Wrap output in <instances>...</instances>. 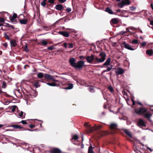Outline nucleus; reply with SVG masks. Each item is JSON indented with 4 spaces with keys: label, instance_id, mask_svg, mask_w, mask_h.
Instances as JSON below:
<instances>
[{
    "label": "nucleus",
    "instance_id": "37",
    "mask_svg": "<svg viewBox=\"0 0 153 153\" xmlns=\"http://www.w3.org/2000/svg\"><path fill=\"white\" fill-rule=\"evenodd\" d=\"M108 88L111 92H113V89L111 86H109L108 87Z\"/></svg>",
    "mask_w": 153,
    "mask_h": 153
},
{
    "label": "nucleus",
    "instance_id": "43",
    "mask_svg": "<svg viewBox=\"0 0 153 153\" xmlns=\"http://www.w3.org/2000/svg\"><path fill=\"white\" fill-rule=\"evenodd\" d=\"M71 9L70 8L68 7L66 9V11L68 12H70L71 11Z\"/></svg>",
    "mask_w": 153,
    "mask_h": 153
},
{
    "label": "nucleus",
    "instance_id": "51",
    "mask_svg": "<svg viewBox=\"0 0 153 153\" xmlns=\"http://www.w3.org/2000/svg\"><path fill=\"white\" fill-rule=\"evenodd\" d=\"M4 35L6 36V39L8 40L10 39V38L7 35L6 33H5Z\"/></svg>",
    "mask_w": 153,
    "mask_h": 153
},
{
    "label": "nucleus",
    "instance_id": "15",
    "mask_svg": "<svg viewBox=\"0 0 153 153\" xmlns=\"http://www.w3.org/2000/svg\"><path fill=\"white\" fill-rule=\"evenodd\" d=\"M19 22L21 24L25 25L27 24V19H20Z\"/></svg>",
    "mask_w": 153,
    "mask_h": 153
},
{
    "label": "nucleus",
    "instance_id": "13",
    "mask_svg": "<svg viewBox=\"0 0 153 153\" xmlns=\"http://www.w3.org/2000/svg\"><path fill=\"white\" fill-rule=\"evenodd\" d=\"M55 8L57 10H61L64 9L63 6L61 4H58L56 5Z\"/></svg>",
    "mask_w": 153,
    "mask_h": 153
},
{
    "label": "nucleus",
    "instance_id": "23",
    "mask_svg": "<svg viewBox=\"0 0 153 153\" xmlns=\"http://www.w3.org/2000/svg\"><path fill=\"white\" fill-rule=\"evenodd\" d=\"M18 115L20 117H25V113H24L23 111H18Z\"/></svg>",
    "mask_w": 153,
    "mask_h": 153
},
{
    "label": "nucleus",
    "instance_id": "10",
    "mask_svg": "<svg viewBox=\"0 0 153 153\" xmlns=\"http://www.w3.org/2000/svg\"><path fill=\"white\" fill-rule=\"evenodd\" d=\"M123 44L124 45V47L125 48L132 51L134 50L131 46H130L129 44L126 43V42H124Z\"/></svg>",
    "mask_w": 153,
    "mask_h": 153
},
{
    "label": "nucleus",
    "instance_id": "49",
    "mask_svg": "<svg viewBox=\"0 0 153 153\" xmlns=\"http://www.w3.org/2000/svg\"><path fill=\"white\" fill-rule=\"evenodd\" d=\"M2 45L5 48H7V43H4L2 44Z\"/></svg>",
    "mask_w": 153,
    "mask_h": 153
},
{
    "label": "nucleus",
    "instance_id": "29",
    "mask_svg": "<svg viewBox=\"0 0 153 153\" xmlns=\"http://www.w3.org/2000/svg\"><path fill=\"white\" fill-rule=\"evenodd\" d=\"M73 87V85L72 84H69L68 85V86L65 88L66 89H72Z\"/></svg>",
    "mask_w": 153,
    "mask_h": 153
},
{
    "label": "nucleus",
    "instance_id": "53",
    "mask_svg": "<svg viewBox=\"0 0 153 153\" xmlns=\"http://www.w3.org/2000/svg\"><path fill=\"white\" fill-rule=\"evenodd\" d=\"M63 46L65 48H66L67 47V43L66 42H65L63 44Z\"/></svg>",
    "mask_w": 153,
    "mask_h": 153
},
{
    "label": "nucleus",
    "instance_id": "62",
    "mask_svg": "<svg viewBox=\"0 0 153 153\" xmlns=\"http://www.w3.org/2000/svg\"><path fill=\"white\" fill-rule=\"evenodd\" d=\"M147 149H149V150H150V152H152V149L151 148H148Z\"/></svg>",
    "mask_w": 153,
    "mask_h": 153
},
{
    "label": "nucleus",
    "instance_id": "40",
    "mask_svg": "<svg viewBox=\"0 0 153 153\" xmlns=\"http://www.w3.org/2000/svg\"><path fill=\"white\" fill-rule=\"evenodd\" d=\"M78 136L77 135H74L72 138V139L74 140H76L78 139Z\"/></svg>",
    "mask_w": 153,
    "mask_h": 153
},
{
    "label": "nucleus",
    "instance_id": "34",
    "mask_svg": "<svg viewBox=\"0 0 153 153\" xmlns=\"http://www.w3.org/2000/svg\"><path fill=\"white\" fill-rule=\"evenodd\" d=\"M41 4L42 6L45 7L46 5V1H43L41 3Z\"/></svg>",
    "mask_w": 153,
    "mask_h": 153
},
{
    "label": "nucleus",
    "instance_id": "58",
    "mask_svg": "<svg viewBox=\"0 0 153 153\" xmlns=\"http://www.w3.org/2000/svg\"><path fill=\"white\" fill-rule=\"evenodd\" d=\"M151 6L152 9L153 10V4L152 3H151Z\"/></svg>",
    "mask_w": 153,
    "mask_h": 153
},
{
    "label": "nucleus",
    "instance_id": "26",
    "mask_svg": "<svg viewBox=\"0 0 153 153\" xmlns=\"http://www.w3.org/2000/svg\"><path fill=\"white\" fill-rule=\"evenodd\" d=\"M105 11L110 14H113V11L109 7L105 9Z\"/></svg>",
    "mask_w": 153,
    "mask_h": 153
},
{
    "label": "nucleus",
    "instance_id": "64",
    "mask_svg": "<svg viewBox=\"0 0 153 153\" xmlns=\"http://www.w3.org/2000/svg\"><path fill=\"white\" fill-rule=\"evenodd\" d=\"M126 30H127L129 32V30H128V28H126Z\"/></svg>",
    "mask_w": 153,
    "mask_h": 153
},
{
    "label": "nucleus",
    "instance_id": "14",
    "mask_svg": "<svg viewBox=\"0 0 153 153\" xmlns=\"http://www.w3.org/2000/svg\"><path fill=\"white\" fill-rule=\"evenodd\" d=\"M61 150L57 148H54L51 151V153H61Z\"/></svg>",
    "mask_w": 153,
    "mask_h": 153
},
{
    "label": "nucleus",
    "instance_id": "31",
    "mask_svg": "<svg viewBox=\"0 0 153 153\" xmlns=\"http://www.w3.org/2000/svg\"><path fill=\"white\" fill-rule=\"evenodd\" d=\"M33 85L36 88H38L40 86L39 82H35L33 84Z\"/></svg>",
    "mask_w": 153,
    "mask_h": 153
},
{
    "label": "nucleus",
    "instance_id": "38",
    "mask_svg": "<svg viewBox=\"0 0 153 153\" xmlns=\"http://www.w3.org/2000/svg\"><path fill=\"white\" fill-rule=\"evenodd\" d=\"M54 48L53 47V46H51L49 47H48L47 48L49 50H53Z\"/></svg>",
    "mask_w": 153,
    "mask_h": 153
},
{
    "label": "nucleus",
    "instance_id": "41",
    "mask_svg": "<svg viewBox=\"0 0 153 153\" xmlns=\"http://www.w3.org/2000/svg\"><path fill=\"white\" fill-rule=\"evenodd\" d=\"M130 9L132 11H134L136 9V7H135L132 6V7H130Z\"/></svg>",
    "mask_w": 153,
    "mask_h": 153
},
{
    "label": "nucleus",
    "instance_id": "52",
    "mask_svg": "<svg viewBox=\"0 0 153 153\" xmlns=\"http://www.w3.org/2000/svg\"><path fill=\"white\" fill-rule=\"evenodd\" d=\"M67 0H59V1L61 3H64Z\"/></svg>",
    "mask_w": 153,
    "mask_h": 153
},
{
    "label": "nucleus",
    "instance_id": "32",
    "mask_svg": "<svg viewBox=\"0 0 153 153\" xmlns=\"http://www.w3.org/2000/svg\"><path fill=\"white\" fill-rule=\"evenodd\" d=\"M42 45H46L48 44V42L45 40H42L41 41Z\"/></svg>",
    "mask_w": 153,
    "mask_h": 153
},
{
    "label": "nucleus",
    "instance_id": "57",
    "mask_svg": "<svg viewBox=\"0 0 153 153\" xmlns=\"http://www.w3.org/2000/svg\"><path fill=\"white\" fill-rule=\"evenodd\" d=\"M29 127L31 128H33L34 127V126L33 125H30L29 126Z\"/></svg>",
    "mask_w": 153,
    "mask_h": 153
},
{
    "label": "nucleus",
    "instance_id": "59",
    "mask_svg": "<svg viewBox=\"0 0 153 153\" xmlns=\"http://www.w3.org/2000/svg\"><path fill=\"white\" fill-rule=\"evenodd\" d=\"M150 24L152 25H153V21H151L150 22Z\"/></svg>",
    "mask_w": 153,
    "mask_h": 153
},
{
    "label": "nucleus",
    "instance_id": "39",
    "mask_svg": "<svg viewBox=\"0 0 153 153\" xmlns=\"http://www.w3.org/2000/svg\"><path fill=\"white\" fill-rule=\"evenodd\" d=\"M138 41L136 39H134L132 42V43L134 44H137L138 43Z\"/></svg>",
    "mask_w": 153,
    "mask_h": 153
},
{
    "label": "nucleus",
    "instance_id": "16",
    "mask_svg": "<svg viewBox=\"0 0 153 153\" xmlns=\"http://www.w3.org/2000/svg\"><path fill=\"white\" fill-rule=\"evenodd\" d=\"M111 59L110 57L108 58L106 61L104 63L103 65H108L111 62Z\"/></svg>",
    "mask_w": 153,
    "mask_h": 153
},
{
    "label": "nucleus",
    "instance_id": "24",
    "mask_svg": "<svg viewBox=\"0 0 153 153\" xmlns=\"http://www.w3.org/2000/svg\"><path fill=\"white\" fill-rule=\"evenodd\" d=\"M146 54L149 56H151L153 54V51L152 49L148 50L146 51Z\"/></svg>",
    "mask_w": 153,
    "mask_h": 153
},
{
    "label": "nucleus",
    "instance_id": "50",
    "mask_svg": "<svg viewBox=\"0 0 153 153\" xmlns=\"http://www.w3.org/2000/svg\"><path fill=\"white\" fill-rule=\"evenodd\" d=\"M54 0H48V1L49 3H53L54 2Z\"/></svg>",
    "mask_w": 153,
    "mask_h": 153
},
{
    "label": "nucleus",
    "instance_id": "8",
    "mask_svg": "<svg viewBox=\"0 0 153 153\" xmlns=\"http://www.w3.org/2000/svg\"><path fill=\"white\" fill-rule=\"evenodd\" d=\"M124 72V70L122 68H118L115 71V73L117 75H119L123 74Z\"/></svg>",
    "mask_w": 153,
    "mask_h": 153
},
{
    "label": "nucleus",
    "instance_id": "60",
    "mask_svg": "<svg viewBox=\"0 0 153 153\" xmlns=\"http://www.w3.org/2000/svg\"><path fill=\"white\" fill-rule=\"evenodd\" d=\"M4 126V125L2 124H0V128H1L2 127Z\"/></svg>",
    "mask_w": 153,
    "mask_h": 153
},
{
    "label": "nucleus",
    "instance_id": "47",
    "mask_svg": "<svg viewBox=\"0 0 153 153\" xmlns=\"http://www.w3.org/2000/svg\"><path fill=\"white\" fill-rule=\"evenodd\" d=\"M68 45H69V48H73V45L72 44L70 43Z\"/></svg>",
    "mask_w": 153,
    "mask_h": 153
},
{
    "label": "nucleus",
    "instance_id": "42",
    "mask_svg": "<svg viewBox=\"0 0 153 153\" xmlns=\"http://www.w3.org/2000/svg\"><path fill=\"white\" fill-rule=\"evenodd\" d=\"M79 57L80 59L82 60H83L85 58V57L82 56H80Z\"/></svg>",
    "mask_w": 153,
    "mask_h": 153
},
{
    "label": "nucleus",
    "instance_id": "54",
    "mask_svg": "<svg viewBox=\"0 0 153 153\" xmlns=\"http://www.w3.org/2000/svg\"><path fill=\"white\" fill-rule=\"evenodd\" d=\"M61 43V42H59V43H56V44H55L53 45V46H56L57 45L60 44Z\"/></svg>",
    "mask_w": 153,
    "mask_h": 153
},
{
    "label": "nucleus",
    "instance_id": "7",
    "mask_svg": "<svg viewBox=\"0 0 153 153\" xmlns=\"http://www.w3.org/2000/svg\"><path fill=\"white\" fill-rule=\"evenodd\" d=\"M84 126L87 128L89 133L92 132L95 129L94 128L92 127L91 125L88 123H85Z\"/></svg>",
    "mask_w": 153,
    "mask_h": 153
},
{
    "label": "nucleus",
    "instance_id": "33",
    "mask_svg": "<svg viewBox=\"0 0 153 153\" xmlns=\"http://www.w3.org/2000/svg\"><path fill=\"white\" fill-rule=\"evenodd\" d=\"M17 107L16 106H12L11 110L12 112H14L15 109L16 108H17Z\"/></svg>",
    "mask_w": 153,
    "mask_h": 153
},
{
    "label": "nucleus",
    "instance_id": "3",
    "mask_svg": "<svg viewBox=\"0 0 153 153\" xmlns=\"http://www.w3.org/2000/svg\"><path fill=\"white\" fill-rule=\"evenodd\" d=\"M54 76L51 75L45 74L44 75V77L46 79L54 81L59 82V84L60 83H59L60 82L57 80H56L54 78Z\"/></svg>",
    "mask_w": 153,
    "mask_h": 153
},
{
    "label": "nucleus",
    "instance_id": "35",
    "mask_svg": "<svg viewBox=\"0 0 153 153\" xmlns=\"http://www.w3.org/2000/svg\"><path fill=\"white\" fill-rule=\"evenodd\" d=\"M94 88L91 86H90L89 88V91L91 92H94Z\"/></svg>",
    "mask_w": 153,
    "mask_h": 153
},
{
    "label": "nucleus",
    "instance_id": "46",
    "mask_svg": "<svg viewBox=\"0 0 153 153\" xmlns=\"http://www.w3.org/2000/svg\"><path fill=\"white\" fill-rule=\"evenodd\" d=\"M12 17L16 18L17 17V14L16 13H14L13 16Z\"/></svg>",
    "mask_w": 153,
    "mask_h": 153
},
{
    "label": "nucleus",
    "instance_id": "5",
    "mask_svg": "<svg viewBox=\"0 0 153 153\" xmlns=\"http://www.w3.org/2000/svg\"><path fill=\"white\" fill-rule=\"evenodd\" d=\"M85 62L83 61H79L76 63L74 68L79 69L81 68L84 65Z\"/></svg>",
    "mask_w": 153,
    "mask_h": 153
},
{
    "label": "nucleus",
    "instance_id": "21",
    "mask_svg": "<svg viewBox=\"0 0 153 153\" xmlns=\"http://www.w3.org/2000/svg\"><path fill=\"white\" fill-rule=\"evenodd\" d=\"M119 21L117 18H113L111 20V22L114 24H116Z\"/></svg>",
    "mask_w": 153,
    "mask_h": 153
},
{
    "label": "nucleus",
    "instance_id": "27",
    "mask_svg": "<svg viewBox=\"0 0 153 153\" xmlns=\"http://www.w3.org/2000/svg\"><path fill=\"white\" fill-rule=\"evenodd\" d=\"M10 19L11 22L13 24H16V18H14L11 16L10 17Z\"/></svg>",
    "mask_w": 153,
    "mask_h": 153
},
{
    "label": "nucleus",
    "instance_id": "30",
    "mask_svg": "<svg viewBox=\"0 0 153 153\" xmlns=\"http://www.w3.org/2000/svg\"><path fill=\"white\" fill-rule=\"evenodd\" d=\"M37 76L38 78H41L44 77V75L42 73H39L37 74Z\"/></svg>",
    "mask_w": 153,
    "mask_h": 153
},
{
    "label": "nucleus",
    "instance_id": "4",
    "mask_svg": "<svg viewBox=\"0 0 153 153\" xmlns=\"http://www.w3.org/2000/svg\"><path fill=\"white\" fill-rule=\"evenodd\" d=\"M147 111V110L146 109L143 108H141L139 109H135V113L138 114H144Z\"/></svg>",
    "mask_w": 153,
    "mask_h": 153
},
{
    "label": "nucleus",
    "instance_id": "63",
    "mask_svg": "<svg viewBox=\"0 0 153 153\" xmlns=\"http://www.w3.org/2000/svg\"><path fill=\"white\" fill-rule=\"evenodd\" d=\"M138 103L139 105H142V104H141V102H138Z\"/></svg>",
    "mask_w": 153,
    "mask_h": 153
},
{
    "label": "nucleus",
    "instance_id": "18",
    "mask_svg": "<svg viewBox=\"0 0 153 153\" xmlns=\"http://www.w3.org/2000/svg\"><path fill=\"white\" fill-rule=\"evenodd\" d=\"M124 132L130 137H132V135L131 132H130L128 130L124 129Z\"/></svg>",
    "mask_w": 153,
    "mask_h": 153
},
{
    "label": "nucleus",
    "instance_id": "6",
    "mask_svg": "<svg viewBox=\"0 0 153 153\" xmlns=\"http://www.w3.org/2000/svg\"><path fill=\"white\" fill-rule=\"evenodd\" d=\"M137 126L139 127H146V124L144 121L142 119H139L137 123Z\"/></svg>",
    "mask_w": 153,
    "mask_h": 153
},
{
    "label": "nucleus",
    "instance_id": "19",
    "mask_svg": "<svg viewBox=\"0 0 153 153\" xmlns=\"http://www.w3.org/2000/svg\"><path fill=\"white\" fill-rule=\"evenodd\" d=\"M10 43L11 44V46L13 47H15L17 45L16 41V40L14 39L10 40Z\"/></svg>",
    "mask_w": 153,
    "mask_h": 153
},
{
    "label": "nucleus",
    "instance_id": "25",
    "mask_svg": "<svg viewBox=\"0 0 153 153\" xmlns=\"http://www.w3.org/2000/svg\"><path fill=\"white\" fill-rule=\"evenodd\" d=\"M112 67V65H111L110 66L107 67V68L106 70L102 71V73H103L104 72L109 71L111 69Z\"/></svg>",
    "mask_w": 153,
    "mask_h": 153
},
{
    "label": "nucleus",
    "instance_id": "55",
    "mask_svg": "<svg viewBox=\"0 0 153 153\" xmlns=\"http://www.w3.org/2000/svg\"><path fill=\"white\" fill-rule=\"evenodd\" d=\"M131 101L133 102V105H134L135 104V102H134V99H132Z\"/></svg>",
    "mask_w": 153,
    "mask_h": 153
},
{
    "label": "nucleus",
    "instance_id": "9",
    "mask_svg": "<svg viewBox=\"0 0 153 153\" xmlns=\"http://www.w3.org/2000/svg\"><path fill=\"white\" fill-rule=\"evenodd\" d=\"M75 62L76 60L74 58H71L69 59V62L71 65L74 68L75 67L76 63Z\"/></svg>",
    "mask_w": 153,
    "mask_h": 153
},
{
    "label": "nucleus",
    "instance_id": "45",
    "mask_svg": "<svg viewBox=\"0 0 153 153\" xmlns=\"http://www.w3.org/2000/svg\"><path fill=\"white\" fill-rule=\"evenodd\" d=\"M4 19L2 18H0V22H3L4 21Z\"/></svg>",
    "mask_w": 153,
    "mask_h": 153
},
{
    "label": "nucleus",
    "instance_id": "22",
    "mask_svg": "<svg viewBox=\"0 0 153 153\" xmlns=\"http://www.w3.org/2000/svg\"><path fill=\"white\" fill-rule=\"evenodd\" d=\"M46 84L48 85L52 86H58V84L55 82L46 83Z\"/></svg>",
    "mask_w": 153,
    "mask_h": 153
},
{
    "label": "nucleus",
    "instance_id": "11",
    "mask_svg": "<svg viewBox=\"0 0 153 153\" xmlns=\"http://www.w3.org/2000/svg\"><path fill=\"white\" fill-rule=\"evenodd\" d=\"M144 115L145 117L149 119L150 120V118L152 115V114L149 111L147 112V111H146V112L144 114Z\"/></svg>",
    "mask_w": 153,
    "mask_h": 153
},
{
    "label": "nucleus",
    "instance_id": "61",
    "mask_svg": "<svg viewBox=\"0 0 153 153\" xmlns=\"http://www.w3.org/2000/svg\"><path fill=\"white\" fill-rule=\"evenodd\" d=\"M117 12H120V9H118V10H116Z\"/></svg>",
    "mask_w": 153,
    "mask_h": 153
},
{
    "label": "nucleus",
    "instance_id": "12",
    "mask_svg": "<svg viewBox=\"0 0 153 153\" xmlns=\"http://www.w3.org/2000/svg\"><path fill=\"white\" fill-rule=\"evenodd\" d=\"M58 33L60 34L63 36L68 37H69V33H68L65 31H59Z\"/></svg>",
    "mask_w": 153,
    "mask_h": 153
},
{
    "label": "nucleus",
    "instance_id": "56",
    "mask_svg": "<svg viewBox=\"0 0 153 153\" xmlns=\"http://www.w3.org/2000/svg\"><path fill=\"white\" fill-rule=\"evenodd\" d=\"M71 32H74L75 31V30L74 29H71L70 30Z\"/></svg>",
    "mask_w": 153,
    "mask_h": 153
},
{
    "label": "nucleus",
    "instance_id": "17",
    "mask_svg": "<svg viewBox=\"0 0 153 153\" xmlns=\"http://www.w3.org/2000/svg\"><path fill=\"white\" fill-rule=\"evenodd\" d=\"M110 128L111 129H115L117 127V125L114 123H112L109 126Z\"/></svg>",
    "mask_w": 153,
    "mask_h": 153
},
{
    "label": "nucleus",
    "instance_id": "28",
    "mask_svg": "<svg viewBox=\"0 0 153 153\" xmlns=\"http://www.w3.org/2000/svg\"><path fill=\"white\" fill-rule=\"evenodd\" d=\"M92 147L91 146H90L88 148V153H94L92 150Z\"/></svg>",
    "mask_w": 153,
    "mask_h": 153
},
{
    "label": "nucleus",
    "instance_id": "20",
    "mask_svg": "<svg viewBox=\"0 0 153 153\" xmlns=\"http://www.w3.org/2000/svg\"><path fill=\"white\" fill-rule=\"evenodd\" d=\"M10 126L13 127L15 129H17V128L21 129L23 128L22 127H21L20 126L17 125H11V126Z\"/></svg>",
    "mask_w": 153,
    "mask_h": 153
},
{
    "label": "nucleus",
    "instance_id": "48",
    "mask_svg": "<svg viewBox=\"0 0 153 153\" xmlns=\"http://www.w3.org/2000/svg\"><path fill=\"white\" fill-rule=\"evenodd\" d=\"M146 42H143L141 44V45L142 46H145L146 45Z\"/></svg>",
    "mask_w": 153,
    "mask_h": 153
},
{
    "label": "nucleus",
    "instance_id": "36",
    "mask_svg": "<svg viewBox=\"0 0 153 153\" xmlns=\"http://www.w3.org/2000/svg\"><path fill=\"white\" fill-rule=\"evenodd\" d=\"M7 85L6 82L4 81L3 82L2 88H5L6 87Z\"/></svg>",
    "mask_w": 153,
    "mask_h": 153
},
{
    "label": "nucleus",
    "instance_id": "2",
    "mask_svg": "<svg viewBox=\"0 0 153 153\" xmlns=\"http://www.w3.org/2000/svg\"><path fill=\"white\" fill-rule=\"evenodd\" d=\"M130 2L129 0H122L118 4V6L120 8H122L124 5H128Z\"/></svg>",
    "mask_w": 153,
    "mask_h": 153
},
{
    "label": "nucleus",
    "instance_id": "44",
    "mask_svg": "<svg viewBox=\"0 0 153 153\" xmlns=\"http://www.w3.org/2000/svg\"><path fill=\"white\" fill-rule=\"evenodd\" d=\"M20 123H21L22 124H27V122L25 120H22Z\"/></svg>",
    "mask_w": 153,
    "mask_h": 153
},
{
    "label": "nucleus",
    "instance_id": "1",
    "mask_svg": "<svg viewBox=\"0 0 153 153\" xmlns=\"http://www.w3.org/2000/svg\"><path fill=\"white\" fill-rule=\"evenodd\" d=\"M100 58H99L97 57H95L94 56L91 54L90 56H87L86 57L87 61L90 63H92L94 59L97 63H99L103 62L105 60L106 55L104 52H101L99 54Z\"/></svg>",
    "mask_w": 153,
    "mask_h": 153
}]
</instances>
